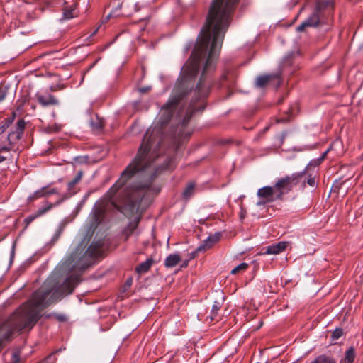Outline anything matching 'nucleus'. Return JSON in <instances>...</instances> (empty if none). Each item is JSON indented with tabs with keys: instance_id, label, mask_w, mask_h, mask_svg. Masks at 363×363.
<instances>
[{
	"instance_id": "nucleus-34",
	"label": "nucleus",
	"mask_w": 363,
	"mask_h": 363,
	"mask_svg": "<svg viewBox=\"0 0 363 363\" xmlns=\"http://www.w3.org/2000/svg\"><path fill=\"white\" fill-rule=\"evenodd\" d=\"M6 160V157L0 154V163Z\"/></svg>"
},
{
	"instance_id": "nucleus-7",
	"label": "nucleus",
	"mask_w": 363,
	"mask_h": 363,
	"mask_svg": "<svg viewBox=\"0 0 363 363\" xmlns=\"http://www.w3.org/2000/svg\"><path fill=\"white\" fill-rule=\"evenodd\" d=\"M221 234L220 233H216L212 235L208 236L196 249V252H201L203 250H206L210 249L215 243H216L220 238Z\"/></svg>"
},
{
	"instance_id": "nucleus-27",
	"label": "nucleus",
	"mask_w": 363,
	"mask_h": 363,
	"mask_svg": "<svg viewBox=\"0 0 363 363\" xmlns=\"http://www.w3.org/2000/svg\"><path fill=\"white\" fill-rule=\"evenodd\" d=\"M21 354L18 351H15L12 354V363H20Z\"/></svg>"
},
{
	"instance_id": "nucleus-32",
	"label": "nucleus",
	"mask_w": 363,
	"mask_h": 363,
	"mask_svg": "<svg viewBox=\"0 0 363 363\" xmlns=\"http://www.w3.org/2000/svg\"><path fill=\"white\" fill-rule=\"evenodd\" d=\"M188 264H189V260H185V261H184V262H182V264L181 267H182V268H185V267H186L188 266Z\"/></svg>"
},
{
	"instance_id": "nucleus-1",
	"label": "nucleus",
	"mask_w": 363,
	"mask_h": 363,
	"mask_svg": "<svg viewBox=\"0 0 363 363\" xmlns=\"http://www.w3.org/2000/svg\"><path fill=\"white\" fill-rule=\"evenodd\" d=\"M239 0H213L204 25H229Z\"/></svg>"
},
{
	"instance_id": "nucleus-31",
	"label": "nucleus",
	"mask_w": 363,
	"mask_h": 363,
	"mask_svg": "<svg viewBox=\"0 0 363 363\" xmlns=\"http://www.w3.org/2000/svg\"><path fill=\"white\" fill-rule=\"evenodd\" d=\"M62 230V228H60L58 229V230H57V233H56V235H55V240H57V239L58 238V237L60 236V233H61Z\"/></svg>"
},
{
	"instance_id": "nucleus-17",
	"label": "nucleus",
	"mask_w": 363,
	"mask_h": 363,
	"mask_svg": "<svg viewBox=\"0 0 363 363\" xmlns=\"http://www.w3.org/2000/svg\"><path fill=\"white\" fill-rule=\"evenodd\" d=\"M51 208V206H48V208H43V209H40L38 213H36V215H33V216H30L28 217H27L26 219H25V221L27 223V224H29L31 222H33L37 217L44 214L45 212H47L50 208Z\"/></svg>"
},
{
	"instance_id": "nucleus-40",
	"label": "nucleus",
	"mask_w": 363,
	"mask_h": 363,
	"mask_svg": "<svg viewBox=\"0 0 363 363\" xmlns=\"http://www.w3.org/2000/svg\"><path fill=\"white\" fill-rule=\"evenodd\" d=\"M131 282H132V280H131V279H130V280H128V281H127V284H128V286H130Z\"/></svg>"
},
{
	"instance_id": "nucleus-16",
	"label": "nucleus",
	"mask_w": 363,
	"mask_h": 363,
	"mask_svg": "<svg viewBox=\"0 0 363 363\" xmlns=\"http://www.w3.org/2000/svg\"><path fill=\"white\" fill-rule=\"evenodd\" d=\"M83 176V172L79 171L74 178L68 183V190L71 191L74 186L79 182Z\"/></svg>"
},
{
	"instance_id": "nucleus-25",
	"label": "nucleus",
	"mask_w": 363,
	"mask_h": 363,
	"mask_svg": "<svg viewBox=\"0 0 363 363\" xmlns=\"http://www.w3.org/2000/svg\"><path fill=\"white\" fill-rule=\"evenodd\" d=\"M13 122L12 118H8L5 121L4 123L0 126V135L4 133L10 124Z\"/></svg>"
},
{
	"instance_id": "nucleus-11",
	"label": "nucleus",
	"mask_w": 363,
	"mask_h": 363,
	"mask_svg": "<svg viewBox=\"0 0 363 363\" xmlns=\"http://www.w3.org/2000/svg\"><path fill=\"white\" fill-rule=\"evenodd\" d=\"M279 74H267L264 76H259L257 78L255 84L257 87L262 88L267 85L271 79L274 78H279Z\"/></svg>"
},
{
	"instance_id": "nucleus-3",
	"label": "nucleus",
	"mask_w": 363,
	"mask_h": 363,
	"mask_svg": "<svg viewBox=\"0 0 363 363\" xmlns=\"http://www.w3.org/2000/svg\"><path fill=\"white\" fill-rule=\"evenodd\" d=\"M328 6H331L328 1H318L313 13L296 28V30L303 32L308 27H316L320 21L322 10Z\"/></svg>"
},
{
	"instance_id": "nucleus-21",
	"label": "nucleus",
	"mask_w": 363,
	"mask_h": 363,
	"mask_svg": "<svg viewBox=\"0 0 363 363\" xmlns=\"http://www.w3.org/2000/svg\"><path fill=\"white\" fill-rule=\"evenodd\" d=\"M221 306H222L221 302H220L218 301H214V303L212 306V310H211V313H212L211 319H214L213 315H216L217 314L218 311L221 308Z\"/></svg>"
},
{
	"instance_id": "nucleus-15",
	"label": "nucleus",
	"mask_w": 363,
	"mask_h": 363,
	"mask_svg": "<svg viewBox=\"0 0 363 363\" xmlns=\"http://www.w3.org/2000/svg\"><path fill=\"white\" fill-rule=\"evenodd\" d=\"M77 11L74 7L65 8L63 11V16L65 19H70L77 16Z\"/></svg>"
},
{
	"instance_id": "nucleus-19",
	"label": "nucleus",
	"mask_w": 363,
	"mask_h": 363,
	"mask_svg": "<svg viewBox=\"0 0 363 363\" xmlns=\"http://www.w3.org/2000/svg\"><path fill=\"white\" fill-rule=\"evenodd\" d=\"M194 184H189L186 188L184 189V191H183V196L185 198V199H189L191 195L193 194L194 193Z\"/></svg>"
},
{
	"instance_id": "nucleus-37",
	"label": "nucleus",
	"mask_w": 363,
	"mask_h": 363,
	"mask_svg": "<svg viewBox=\"0 0 363 363\" xmlns=\"http://www.w3.org/2000/svg\"><path fill=\"white\" fill-rule=\"evenodd\" d=\"M289 58V56H286V57L284 58V63H288V62H287V61H288Z\"/></svg>"
},
{
	"instance_id": "nucleus-13",
	"label": "nucleus",
	"mask_w": 363,
	"mask_h": 363,
	"mask_svg": "<svg viewBox=\"0 0 363 363\" xmlns=\"http://www.w3.org/2000/svg\"><path fill=\"white\" fill-rule=\"evenodd\" d=\"M300 173H303L304 178L306 179V184L307 183L310 186H315V175L312 174H308V167L305 168V169Z\"/></svg>"
},
{
	"instance_id": "nucleus-20",
	"label": "nucleus",
	"mask_w": 363,
	"mask_h": 363,
	"mask_svg": "<svg viewBox=\"0 0 363 363\" xmlns=\"http://www.w3.org/2000/svg\"><path fill=\"white\" fill-rule=\"evenodd\" d=\"M248 268V264L242 262L231 270V274H236L240 272H244Z\"/></svg>"
},
{
	"instance_id": "nucleus-39",
	"label": "nucleus",
	"mask_w": 363,
	"mask_h": 363,
	"mask_svg": "<svg viewBox=\"0 0 363 363\" xmlns=\"http://www.w3.org/2000/svg\"><path fill=\"white\" fill-rule=\"evenodd\" d=\"M147 90H148V89H147V88H145V89H140V91H142V92H145V91H147Z\"/></svg>"
},
{
	"instance_id": "nucleus-26",
	"label": "nucleus",
	"mask_w": 363,
	"mask_h": 363,
	"mask_svg": "<svg viewBox=\"0 0 363 363\" xmlns=\"http://www.w3.org/2000/svg\"><path fill=\"white\" fill-rule=\"evenodd\" d=\"M43 197L42 193L40 191V190L35 191L32 195H30L28 198L30 201H34L35 199H38L39 198Z\"/></svg>"
},
{
	"instance_id": "nucleus-35",
	"label": "nucleus",
	"mask_w": 363,
	"mask_h": 363,
	"mask_svg": "<svg viewBox=\"0 0 363 363\" xmlns=\"http://www.w3.org/2000/svg\"><path fill=\"white\" fill-rule=\"evenodd\" d=\"M265 203H267V202L264 200V201H259V202H257V206H261V205H262V204H264Z\"/></svg>"
},
{
	"instance_id": "nucleus-38",
	"label": "nucleus",
	"mask_w": 363,
	"mask_h": 363,
	"mask_svg": "<svg viewBox=\"0 0 363 363\" xmlns=\"http://www.w3.org/2000/svg\"><path fill=\"white\" fill-rule=\"evenodd\" d=\"M196 253V252H193L191 256V257H190V259H193L195 257V254Z\"/></svg>"
},
{
	"instance_id": "nucleus-10",
	"label": "nucleus",
	"mask_w": 363,
	"mask_h": 363,
	"mask_svg": "<svg viewBox=\"0 0 363 363\" xmlns=\"http://www.w3.org/2000/svg\"><path fill=\"white\" fill-rule=\"evenodd\" d=\"M182 261V257L179 254H170L164 260V264L167 268L175 267Z\"/></svg>"
},
{
	"instance_id": "nucleus-33",
	"label": "nucleus",
	"mask_w": 363,
	"mask_h": 363,
	"mask_svg": "<svg viewBox=\"0 0 363 363\" xmlns=\"http://www.w3.org/2000/svg\"><path fill=\"white\" fill-rule=\"evenodd\" d=\"M57 319L60 321H65L66 320V317L63 315H60L57 316Z\"/></svg>"
},
{
	"instance_id": "nucleus-29",
	"label": "nucleus",
	"mask_w": 363,
	"mask_h": 363,
	"mask_svg": "<svg viewBox=\"0 0 363 363\" xmlns=\"http://www.w3.org/2000/svg\"><path fill=\"white\" fill-rule=\"evenodd\" d=\"M10 147L7 146H0V152H9L10 150Z\"/></svg>"
},
{
	"instance_id": "nucleus-8",
	"label": "nucleus",
	"mask_w": 363,
	"mask_h": 363,
	"mask_svg": "<svg viewBox=\"0 0 363 363\" xmlns=\"http://www.w3.org/2000/svg\"><path fill=\"white\" fill-rule=\"evenodd\" d=\"M36 98L38 101L43 106H48L50 105H58L59 101L58 100L52 95L48 94V95H42L37 94Z\"/></svg>"
},
{
	"instance_id": "nucleus-18",
	"label": "nucleus",
	"mask_w": 363,
	"mask_h": 363,
	"mask_svg": "<svg viewBox=\"0 0 363 363\" xmlns=\"http://www.w3.org/2000/svg\"><path fill=\"white\" fill-rule=\"evenodd\" d=\"M354 350L353 348H350L347 350L345 357V363H352L354 359Z\"/></svg>"
},
{
	"instance_id": "nucleus-4",
	"label": "nucleus",
	"mask_w": 363,
	"mask_h": 363,
	"mask_svg": "<svg viewBox=\"0 0 363 363\" xmlns=\"http://www.w3.org/2000/svg\"><path fill=\"white\" fill-rule=\"evenodd\" d=\"M138 4L137 0H123L122 2L106 16V19L108 20L111 17H117L120 15L130 16L139 10Z\"/></svg>"
},
{
	"instance_id": "nucleus-9",
	"label": "nucleus",
	"mask_w": 363,
	"mask_h": 363,
	"mask_svg": "<svg viewBox=\"0 0 363 363\" xmlns=\"http://www.w3.org/2000/svg\"><path fill=\"white\" fill-rule=\"evenodd\" d=\"M286 242H279L277 244L272 245L267 247L265 254L267 255H277L284 251L287 245Z\"/></svg>"
},
{
	"instance_id": "nucleus-2",
	"label": "nucleus",
	"mask_w": 363,
	"mask_h": 363,
	"mask_svg": "<svg viewBox=\"0 0 363 363\" xmlns=\"http://www.w3.org/2000/svg\"><path fill=\"white\" fill-rule=\"evenodd\" d=\"M303 173H293L290 176L278 179L274 184L277 191V197L281 199L282 196L291 191L293 188L300 185L301 188L306 186V179Z\"/></svg>"
},
{
	"instance_id": "nucleus-24",
	"label": "nucleus",
	"mask_w": 363,
	"mask_h": 363,
	"mask_svg": "<svg viewBox=\"0 0 363 363\" xmlns=\"http://www.w3.org/2000/svg\"><path fill=\"white\" fill-rule=\"evenodd\" d=\"M343 335L342 330L340 328H336L332 333L331 337L333 340H337Z\"/></svg>"
},
{
	"instance_id": "nucleus-30",
	"label": "nucleus",
	"mask_w": 363,
	"mask_h": 363,
	"mask_svg": "<svg viewBox=\"0 0 363 363\" xmlns=\"http://www.w3.org/2000/svg\"><path fill=\"white\" fill-rule=\"evenodd\" d=\"M15 255V245L13 244L12 246V250L11 252V262H12Z\"/></svg>"
},
{
	"instance_id": "nucleus-14",
	"label": "nucleus",
	"mask_w": 363,
	"mask_h": 363,
	"mask_svg": "<svg viewBox=\"0 0 363 363\" xmlns=\"http://www.w3.org/2000/svg\"><path fill=\"white\" fill-rule=\"evenodd\" d=\"M311 363H336L333 357L326 355H320L317 357Z\"/></svg>"
},
{
	"instance_id": "nucleus-41",
	"label": "nucleus",
	"mask_w": 363,
	"mask_h": 363,
	"mask_svg": "<svg viewBox=\"0 0 363 363\" xmlns=\"http://www.w3.org/2000/svg\"><path fill=\"white\" fill-rule=\"evenodd\" d=\"M286 121V120H285V119H280V120H279V122H283V121Z\"/></svg>"
},
{
	"instance_id": "nucleus-22",
	"label": "nucleus",
	"mask_w": 363,
	"mask_h": 363,
	"mask_svg": "<svg viewBox=\"0 0 363 363\" xmlns=\"http://www.w3.org/2000/svg\"><path fill=\"white\" fill-rule=\"evenodd\" d=\"M39 190L42 193L43 196H50L51 194H54L57 193V191L55 189L49 190L48 186L42 187Z\"/></svg>"
},
{
	"instance_id": "nucleus-12",
	"label": "nucleus",
	"mask_w": 363,
	"mask_h": 363,
	"mask_svg": "<svg viewBox=\"0 0 363 363\" xmlns=\"http://www.w3.org/2000/svg\"><path fill=\"white\" fill-rule=\"evenodd\" d=\"M152 264L151 259H147L145 262L140 263L135 269L138 274H144L147 272Z\"/></svg>"
},
{
	"instance_id": "nucleus-6",
	"label": "nucleus",
	"mask_w": 363,
	"mask_h": 363,
	"mask_svg": "<svg viewBox=\"0 0 363 363\" xmlns=\"http://www.w3.org/2000/svg\"><path fill=\"white\" fill-rule=\"evenodd\" d=\"M25 128V121L19 120L15 128V130L11 131L8 135V140L10 143H14L16 140L20 139L21 134Z\"/></svg>"
},
{
	"instance_id": "nucleus-5",
	"label": "nucleus",
	"mask_w": 363,
	"mask_h": 363,
	"mask_svg": "<svg viewBox=\"0 0 363 363\" xmlns=\"http://www.w3.org/2000/svg\"><path fill=\"white\" fill-rule=\"evenodd\" d=\"M277 191L275 186H267L259 189L257 191V196L263 199L266 202H272L280 198L277 197Z\"/></svg>"
},
{
	"instance_id": "nucleus-23",
	"label": "nucleus",
	"mask_w": 363,
	"mask_h": 363,
	"mask_svg": "<svg viewBox=\"0 0 363 363\" xmlns=\"http://www.w3.org/2000/svg\"><path fill=\"white\" fill-rule=\"evenodd\" d=\"M91 125L94 130H100L103 128V122L100 121L99 118L96 119V121H94L93 120L91 121Z\"/></svg>"
},
{
	"instance_id": "nucleus-36",
	"label": "nucleus",
	"mask_w": 363,
	"mask_h": 363,
	"mask_svg": "<svg viewBox=\"0 0 363 363\" xmlns=\"http://www.w3.org/2000/svg\"><path fill=\"white\" fill-rule=\"evenodd\" d=\"M98 29L99 28H96L94 31H93V33L90 35V37L94 36L96 33V32L98 31Z\"/></svg>"
},
{
	"instance_id": "nucleus-28",
	"label": "nucleus",
	"mask_w": 363,
	"mask_h": 363,
	"mask_svg": "<svg viewBox=\"0 0 363 363\" xmlns=\"http://www.w3.org/2000/svg\"><path fill=\"white\" fill-rule=\"evenodd\" d=\"M6 96V90L2 87L0 88V102L2 101Z\"/></svg>"
}]
</instances>
